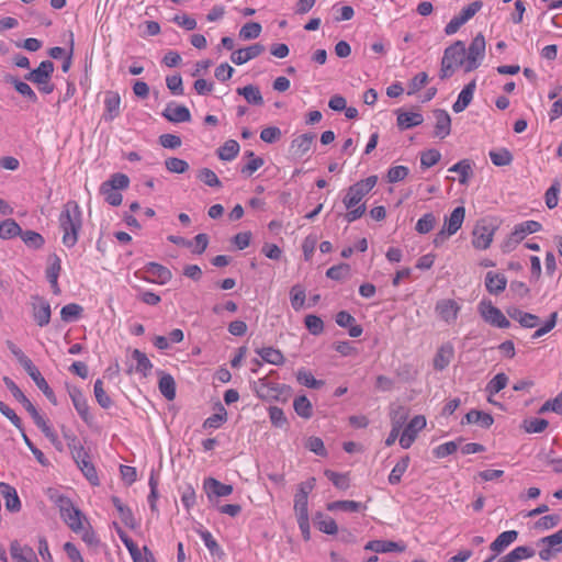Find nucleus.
<instances>
[{
	"instance_id": "7ed1b4c3",
	"label": "nucleus",
	"mask_w": 562,
	"mask_h": 562,
	"mask_svg": "<svg viewBox=\"0 0 562 562\" xmlns=\"http://www.w3.org/2000/svg\"><path fill=\"white\" fill-rule=\"evenodd\" d=\"M467 48L463 42L457 41L445 49L441 59L440 78L446 79L453 75L457 68L463 67L467 72Z\"/></svg>"
},
{
	"instance_id": "b1692460",
	"label": "nucleus",
	"mask_w": 562,
	"mask_h": 562,
	"mask_svg": "<svg viewBox=\"0 0 562 562\" xmlns=\"http://www.w3.org/2000/svg\"><path fill=\"white\" fill-rule=\"evenodd\" d=\"M61 270L60 259L56 254H53L48 257V267L46 269V277L48 282L50 283L53 291L55 293L59 292L58 286V276Z\"/></svg>"
},
{
	"instance_id": "774afa93",
	"label": "nucleus",
	"mask_w": 562,
	"mask_h": 562,
	"mask_svg": "<svg viewBox=\"0 0 562 562\" xmlns=\"http://www.w3.org/2000/svg\"><path fill=\"white\" fill-rule=\"evenodd\" d=\"M554 412L562 415V392L553 400L547 401L539 409V413Z\"/></svg>"
},
{
	"instance_id": "473e14b6",
	"label": "nucleus",
	"mask_w": 562,
	"mask_h": 562,
	"mask_svg": "<svg viewBox=\"0 0 562 562\" xmlns=\"http://www.w3.org/2000/svg\"><path fill=\"white\" fill-rule=\"evenodd\" d=\"M450 172H457L460 175L459 182L467 184L470 177L473 175L472 164L469 159H462L449 168Z\"/></svg>"
},
{
	"instance_id": "37998d69",
	"label": "nucleus",
	"mask_w": 562,
	"mask_h": 562,
	"mask_svg": "<svg viewBox=\"0 0 562 562\" xmlns=\"http://www.w3.org/2000/svg\"><path fill=\"white\" fill-rule=\"evenodd\" d=\"M21 227L14 220H5L0 223V238L10 239L20 236Z\"/></svg>"
},
{
	"instance_id": "603ef678",
	"label": "nucleus",
	"mask_w": 562,
	"mask_h": 562,
	"mask_svg": "<svg viewBox=\"0 0 562 562\" xmlns=\"http://www.w3.org/2000/svg\"><path fill=\"white\" fill-rule=\"evenodd\" d=\"M261 25L257 22H248L239 30V37L244 41L255 40L261 33Z\"/></svg>"
},
{
	"instance_id": "f257e3e1",
	"label": "nucleus",
	"mask_w": 562,
	"mask_h": 562,
	"mask_svg": "<svg viewBox=\"0 0 562 562\" xmlns=\"http://www.w3.org/2000/svg\"><path fill=\"white\" fill-rule=\"evenodd\" d=\"M376 182L378 177L370 176L348 188L347 193L342 199V203L348 210L345 214V220L348 223H352L363 216L367 207L364 203L360 204V202L375 187Z\"/></svg>"
},
{
	"instance_id": "2f4dec72",
	"label": "nucleus",
	"mask_w": 562,
	"mask_h": 562,
	"mask_svg": "<svg viewBox=\"0 0 562 562\" xmlns=\"http://www.w3.org/2000/svg\"><path fill=\"white\" fill-rule=\"evenodd\" d=\"M237 93L243 95L249 104L262 105L263 98L257 86L248 85L237 89Z\"/></svg>"
},
{
	"instance_id": "58836bf2",
	"label": "nucleus",
	"mask_w": 562,
	"mask_h": 562,
	"mask_svg": "<svg viewBox=\"0 0 562 562\" xmlns=\"http://www.w3.org/2000/svg\"><path fill=\"white\" fill-rule=\"evenodd\" d=\"M239 153V144L235 139L226 140L218 149L217 155L222 160H233Z\"/></svg>"
},
{
	"instance_id": "423d86ee",
	"label": "nucleus",
	"mask_w": 562,
	"mask_h": 562,
	"mask_svg": "<svg viewBox=\"0 0 562 562\" xmlns=\"http://www.w3.org/2000/svg\"><path fill=\"white\" fill-rule=\"evenodd\" d=\"M485 38L480 33L471 42L465 53L467 58V72L475 70L480 67L482 59L485 56Z\"/></svg>"
},
{
	"instance_id": "c85d7f7f",
	"label": "nucleus",
	"mask_w": 562,
	"mask_h": 562,
	"mask_svg": "<svg viewBox=\"0 0 562 562\" xmlns=\"http://www.w3.org/2000/svg\"><path fill=\"white\" fill-rule=\"evenodd\" d=\"M465 216V209L463 206L456 207L450 216L445 222V227L449 234H456L462 226Z\"/></svg>"
},
{
	"instance_id": "20e7f679",
	"label": "nucleus",
	"mask_w": 562,
	"mask_h": 562,
	"mask_svg": "<svg viewBox=\"0 0 562 562\" xmlns=\"http://www.w3.org/2000/svg\"><path fill=\"white\" fill-rule=\"evenodd\" d=\"M53 72L54 64L50 60H43L37 68L27 72L24 79L36 85L43 93L49 94L54 90V86L50 83Z\"/></svg>"
},
{
	"instance_id": "72a5a7b5",
	"label": "nucleus",
	"mask_w": 562,
	"mask_h": 562,
	"mask_svg": "<svg viewBox=\"0 0 562 562\" xmlns=\"http://www.w3.org/2000/svg\"><path fill=\"white\" fill-rule=\"evenodd\" d=\"M364 508H366V506L363 504H361L360 502H356V501H335V502L327 504V509L330 512L344 510V512L357 513Z\"/></svg>"
},
{
	"instance_id": "a19ab883",
	"label": "nucleus",
	"mask_w": 562,
	"mask_h": 562,
	"mask_svg": "<svg viewBox=\"0 0 562 562\" xmlns=\"http://www.w3.org/2000/svg\"><path fill=\"white\" fill-rule=\"evenodd\" d=\"M296 380L300 384L310 389L318 390L324 385V381L316 380L314 375L305 369H300L296 372Z\"/></svg>"
},
{
	"instance_id": "864d4df0",
	"label": "nucleus",
	"mask_w": 562,
	"mask_h": 562,
	"mask_svg": "<svg viewBox=\"0 0 562 562\" xmlns=\"http://www.w3.org/2000/svg\"><path fill=\"white\" fill-rule=\"evenodd\" d=\"M196 178L201 182H203L205 186H209L212 188H221L222 187V182L218 179V177L216 176V173L209 168H202L199 171Z\"/></svg>"
},
{
	"instance_id": "052dcab7",
	"label": "nucleus",
	"mask_w": 562,
	"mask_h": 562,
	"mask_svg": "<svg viewBox=\"0 0 562 562\" xmlns=\"http://www.w3.org/2000/svg\"><path fill=\"white\" fill-rule=\"evenodd\" d=\"M304 324L312 335H321L324 330V323L321 317L310 314L305 316Z\"/></svg>"
},
{
	"instance_id": "ddd939ff",
	"label": "nucleus",
	"mask_w": 562,
	"mask_h": 562,
	"mask_svg": "<svg viewBox=\"0 0 562 562\" xmlns=\"http://www.w3.org/2000/svg\"><path fill=\"white\" fill-rule=\"evenodd\" d=\"M68 393H69L72 404H74L77 413L80 415V417L87 424L91 423L92 416L89 413V406H88L87 400H86L85 395L82 394V392L79 389L71 386V387H68Z\"/></svg>"
},
{
	"instance_id": "2eb2a0df",
	"label": "nucleus",
	"mask_w": 562,
	"mask_h": 562,
	"mask_svg": "<svg viewBox=\"0 0 562 562\" xmlns=\"http://www.w3.org/2000/svg\"><path fill=\"white\" fill-rule=\"evenodd\" d=\"M364 549L374 551L376 553L404 552L406 550V544L402 541L395 542L391 540H372L366 544Z\"/></svg>"
},
{
	"instance_id": "4d7b16f0",
	"label": "nucleus",
	"mask_w": 562,
	"mask_h": 562,
	"mask_svg": "<svg viewBox=\"0 0 562 562\" xmlns=\"http://www.w3.org/2000/svg\"><path fill=\"white\" fill-rule=\"evenodd\" d=\"M159 390L166 398L173 400V397H175V381L170 374H164L160 378Z\"/></svg>"
},
{
	"instance_id": "4be33fe9",
	"label": "nucleus",
	"mask_w": 562,
	"mask_h": 562,
	"mask_svg": "<svg viewBox=\"0 0 562 562\" xmlns=\"http://www.w3.org/2000/svg\"><path fill=\"white\" fill-rule=\"evenodd\" d=\"M518 538V531L507 530L496 537L491 543L490 549L495 554H499L505 551L514 541Z\"/></svg>"
},
{
	"instance_id": "a18cd8bd",
	"label": "nucleus",
	"mask_w": 562,
	"mask_h": 562,
	"mask_svg": "<svg viewBox=\"0 0 562 562\" xmlns=\"http://www.w3.org/2000/svg\"><path fill=\"white\" fill-rule=\"evenodd\" d=\"M488 155L491 161L497 167L508 166L513 161V155L506 148H502L499 150H491Z\"/></svg>"
},
{
	"instance_id": "9b49d317",
	"label": "nucleus",
	"mask_w": 562,
	"mask_h": 562,
	"mask_svg": "<svg viewBox=\"0 0 562 562\" xmlns=\"http://www.w3.org/2000/svg\"><path fill=\"white\" fill-rule=\"evenodd\" d=\"M265 50V46L260 43H255L246 48H239L232 53L231 60L235 65H244L247 61L258 57Z\"/></svg>"
},
{
	"instance_id": "6ab92c4d",
	"label": "nucleus",
	"mask_w": 562,
	"mask_h": 562,
	"mask_svg": "<svg viewBox=\"0 0 562 562\" xmlns=\"http://www.w3.org/2000/svg\"><path fill=\"white\" fill-rule=\"evenodd\" d=\"M10 553L13 562H38L31 547H22L18 541L11 542Z\"/></svg>"
},
{
	"instance_id": "3c124183",
	"label": "nucleus",
	"mask_w": 562,
	"mask_h": 562,
	"mask_svg": "<svg viewBox=\"0 0 562 562\" xmlns=\"http://www.w3.org/2000/svg\"><path fill=\"white\" fill-rule=\"evenodd\" d=\"M20 237L24 241V244L34 249H38L44 245V238L41 234L34 232V231H25L23 232L21 229Z\"/></svg>"
},
{
	"instance_id": "7c9ffc66",
	"label": "nucleus",
	"mask_w": 562,
	"mask_h": 562,
	"mask_svg": "<svg viewBox=\"0 0 562 562\" xmlns=\"http://www.w3.org/2000/svg\"><path fill=\"white\" fill-rule=\"evenodd\" d=\"M4 81L7 83L13 85L15 90L23 97L27 98L30 101H32V102L37 101V97H36L35 92L32 90V88L26 82L20 81L16 77H14L12 75H5Z\"/></svg>"
},
{
	"instance_id": "4c0bfd02",
	"label": "nucleus",
	"mask_w": 562,
	"mask_h": 562,
	"mask_svg": "<svg viewBox=\"0 0 562 562\" xmlns=\"http://www.w3.org/2000/svg\"><path fill=\"white\" fill-rule=\"evenodd\" d=\"M227 420V412L222 404L218 405V411L207 417L203 427L205 429H217Z\"/></svg>"
},
{
	"instance_id": "49530a36",
	"label": "nucleus",
	"mask_w": 562,
	"mask_h": 562,
	"mask_svg": "<svg viewBox=\"0 0 562 562\" xmlns=\"http://www.w3.org/2000/svg\"><path fill=\"white\" fill-rule=\"evenodd\" d=\"M132 358L136 361V371L143 373V375L146 376L153 368L151 362L147 356L138 349H135L132 352Z\"/></svg>"
},
{
	"instance_id": "680f3d73",
	"label": "nucleus",
	"mask_w": 562,
	"mask_h": 562,
	"mask_svg": "<svg viewBox=\"0 0 562 562\" xmlns=\"http://www.w3.org/2000/svg\"><path fill=\"white\" fill-rule=\"evenodd\" d=\"M349 272H350V266L348 263H339V265L330 267L326 271V277L331 280L340 281V280L345 279L349 274Z\"/></svg>"
},
{
	"instance_id": "c756f323",
	"label": "nucleus",
	"mask_w": 562,
	"mask_h": 562,
	"mask_svg": "<svg viewBox=\"0 0 562 562\" xmlns=\"http://www.w3.org/2000/svg\"><path fill=\"white\" fill-rule=\"evenodd\" d=\"M453 357V348L452 346L450 345H445V346H441L435 358H434V368L438 371H442L443 369H446L451 359Z\"/></svg>"
},
{
	"instance_id": "e433bc0d",
	"label": "nucleus",
	"mask_w": 562,
	"mask_h": 562,
	"mask_svg": "<svg viewBox=\"0 0 562 562\" xmlns=\"http://www.w3.org/2000/svg\"><path fill=\"white\" fill-rule=\"evenodd\" d=\"M258 355L261 357V359L270 364L280 366L284 362V356L283 353L274 349L272 347H265L259 349Z\"/></svg>"
},
{
	"instance_id": "0eeeda50",
	"label": "nucleus",
	"mask_w": 562,
	"mask_h": 562,
	"mask_svg": "<svg viewBox=\"0 0 562 562\" xmlns=\"http://www.w3.org/2000/svg\"><path fill=\"white\" fill-rule=\"evenodd\" d=\"M479 312L482 318L490 325L497 328H508L510 322L506 318L503 312L494 306L490 301H482L479 304Z\"/></svg>"
},
{
	"instance_id": "de8ad7c7",
	"label": "nucleus",
	"mask_w": 562,
	"mask_h": 562,
	"mask_svg": "<svg viewBox=\"0 0 562 562\" xmlns=\"http://www.w3.org/2000/svg\"><path fill=\"white\" fill-rule=\"evenodd\" d=\"M3 382L5 386L9 389L13 397L19 401L25 409L30 408L33 404L30 400L23 394V392L18 387V385L8 376L3 378Z\"/></svg>"
},
{
	"instance_id": "412c9836",
	"label": "nucleus",
	"mask_w": 562,
	"mask_h": 562,
	"mask_svg": "<svg viewBox=\"0 0 562 562\" xmlns=\"http://www.w3.org/2000/svg\"><path fill=\"white\" fill-rule=\"evenodd\" d=\"M475 87H476L475 80H472L468 85L464 86V88L459 93L457 101L452 105V110L456 113H460L469 106V104L473 100Z\"/></svg>"
},
{
	"instance_id": "dca6fc26",
	"label": "nucleus",
	"mask_w": 562,
	"mask_h": 562,
	"mask_svg": "<svg viewBox=\"0 0 562 562\" xmlns=\"http://www.w3.org/2000/svg\"><path fill=\"white\" fill-rule=\"evenodd\" d=\"M436 119L435 133L436 137L446 138L451 132V117L446 110L437 109L434 111Z\"/></svg>"
},
{
	"instance_id": "ea45409f",
	"label": "nucleus",
	"mask_w": 562,
	"mask_h": 562,
	"mask_svg": "<svg viewBox=\"0 0 562 562\" xmlns=\"http://www.w3.org/2000/svg\"><path fill=\"white\" fill-rule=\"evenodd\" d=\"M293 407L295 413L305 419L311 418L313 415L312 404L305 395L297 396L293 402Z\"/></svg>"
},
{
	"instance_id": "bf43d9fd",
	"label": "nucleus",
	"mask_w": 562,
	"mask_h": 562,
	"mask_svg": "<svg viewBox=\"0 0 562 562\" xmlns=\"http://www.w3.org/2000/svg\"><path fill=\"white\" fill-rule=\"evenodd\" d=\"M435 215L432 213H426L417 221L415 229L419 234H427L435 227Z\"/></svg>"
},
{
	"instance_id": "cd10ccee",
	"label": "nucleus",
	"mask_w": 562,
	"mask_h": 562,
	"mask_svg": "<svg viewBox=\"0 0 562 562\" xmlns=\"http://www.w3.org/2000/svg\"><path fill=\"white\" fill-rule=\"evenodd\" d=\"M121 99L116 92L109 91L105 93L104 105L105 114L104 117L108 121H112L120 114Z\"/></svg>"
},
{
	"instance_id": "6e6d98bb",
	"label": "nucleus",
	"mask_w": 562,
	"mask_h": 562,
	"mask_svg": "<svg viewBox=\"0 0 562 562\" xmlns=\"http://www.w3.org/2000/svg\"><path fill=\"white\" fill-rule=\"evenodd\" d=\"M508 378L505 373H497L486 385V392L494 395L506 387Z\"/></svg>"
},
{
	"instance_id": "f8f14e48",
	"label": "nucleus",
	"mask_w": 562,
	"mask_h": 562,
	"mask_svg": "<svg viewBox=\"0 0 562 562\" xmlns=\"http://www.w3.org/2000/svg\"><path fill=\"white\" fill-rule=\"evenodd\" d=\"M144 278L150 282L164 284L171 279V272L161 265L149 262L144 268Z\"/></svg>"
},
{
	"instance_id": "8fccbe9b",
	"label": "nucleus",
	"mask_w": 562,
	"mask_h": 562,
	"mask_svg": "<svg viewBox=\"0 0 562 562\" xmlns=\"http://www.w3.org/2000/svg\"><path fill=\"white\" fill-rule=\"evenodd\" d=\"M68 438H69L68 445L71 450L72 458L76 461L77 465L79 467L83 462L88 461L87 453L85 452L82 446L80 445V442L78 441V439L75 436L68 437Z\"/></svg>"
},
{
	"instance_id": "13d9d810",
	"label": "nucleus",
	"mask_w": 562,
	"mask_h": 562,
	"mask_svg": "<svg viewBox=\"0 0 562 562\" xmlns=\"http://www.w3.org/2000/svg\"><path fill=\"white\" fill-rule=\"evenodd\" d=\"M548 426V420L543 418H532L524 422L525 431L528 434H540L544 431Z\"/></svg>"
},
{
	"instance_id": "69168bd1",
	"label": "nucleus",
	"mask_w": 562,
	"mask_h": 562,
	"mask_svg": "<svg viewBox=\"0 0 562 562\" xmlns=\"http://www.w3.org/2000/svg\"><path fill=\"white\" fill-rule=\"evenodd\" d=\"M441 158L440 153L437 149H428L423 151L420 155V166L422 168H430L435 166Z\"/></svg>"
},
{
	"instance_id": "1a4fd4ad",
	"label": "nucleus",
	"mask_w": 562,
	"mask_h": 562,
	"mask_svg": "<svg viewBox=\"0 0 562 562\" xmlns=\"http://www.w3.org/2000/svg\"><path fill=\"white\" fill-rule=\"evenodd\" d=\"M460 305L451 299L440 300L436 303L435 311L439 317L448 324L454 323L460 312Z\"/></svg>"
},
{
	"instance_id": "a878e982",
	"label": "nucleus",
	"mask_w": 562,
	"mask_h": 562,
	"mask_svg": "<svg viewBox=\"0 0 562 562\" xmlns=\"http://www.w3.org/2000/svg\"><path fill=\"white\" fill-rule=\"evenodd\" d=\"M308 496L296 493L294 496V509L297 515V522L301 529L307 527V515H308Z\"/></svg>"
},
{
	"instance_id": "338daca9",
	"label": "nucleus",
	"mask_w": 562,
	"mask_h": 562,
	"mask_svg": "<svg viewBox=\"0 0 562 562\" xmlns=\"http://www.w3.org/2000/svg\"><path fill=\"white\" fill-rule=\"evenodd\" d=\"M540 542L553 549L555 553L561 552L562 547L560 544L562 543V528L553 535L541 538Z\"/></svg>"
},
{
	"instance_id": "f03ea898",
	"label": "nucleus",
	"mask_w": 562,
	"mask_h": 562,
	"mask_svg": "<svg viewBox=\"0 0 562 562\" xmlns=\"http://www.w3.org/2000/svg\"><path fill=\"white\" fill-rule=\"evenodd\" d=\"M58 222L63 232V244L69 248L74 247L82 226V214L78 203L68 201L64 205Z\"/></svg>"
},
{
	"instance_id": "a211bd4d",
	"label": "nucleus",
	"mask_w": 562,
	"mask_h": 562,
	"mask_svg": "<svg viewBox=\"0 0 562 562\" xmlns=\"http://www.w3.org/2000/svg\"><path fill=\"white\" fill-rule=\"evenodd\" d=\"M507 285V278L499 272L488 271L485 274V288L490 294H501Z\"/></svg>"
},
{
	"instance_id": "bb28decb",
	"label": "nucleus",
	"mask_w": 562,
	"mask_h": 562,
	"mask_svg": "<svg viewBox=\"0 0 562 562\" xmlns=\"http://www.w3.org/2000/svg\"><path fill=\"white\" fill-rule=\"evenodd\" d=\"M0 493L5 499V508L10 512H19L21 508V502L14 487L0 483Z\"/></svg>"
},
{
	"instance_id": "f704fd0d",
	"label": "nucleus",
	"mask_w": 562,
	"mask_h": 562,
	"mask_svg": "<svg viewBox=\"0 0 562 562\" xmlns=\"http://www.w3.org/2000/svg\"><path fill=\"white\" fill-rule=\"evenodd\" d=\"M315 526L317 529L326 535H336L338 532V526L336 521L324 514H317L315 519Z\"/></svg>"
},
{
	"instance_id": "c9c22d12",
	"label": "nucleus",
	"mask_w": 562,
	"mask_h": 562,
	"mask_svg": "<svg viewBox=\"0 0 562 562\" xmlns=\"http://www.w3.org/2000/svg\"><path fill=\"white\" fill-rule=\"evenodd\" d=\"M542 225L537 221H526L514 227L513 233L518 239L522 240L528 234L541 231Z\"/></svg>"
},
{
	"instance_id": "393cba45",
	"label": "nucleus",
	"mask_w": 562,
	"mask_h": 562,
	"mask_svg": "<svg viewBox=\"0 0 562 562\" xmlns=\"http://www.w3.org/2000/svg\"><path fill=\"white\" fill-rule=\"evenodd\" d=\"M464 423L479 424L483 428H490L494 423V418L488 413L477 409H471L465 414L464 419L461 422V424Z\"/></svg>"
},
{
	"instance_id": "9d476101",
	"label": "nucleus",
	"mask_w": 562,
	"mask_h": 562,
	"mask_svg": "<svg viewBox=\"0 0 562 562\" xmlns=\"http://www.w3.org/2000/svg\"><path fill=\"white\" fill-rule=\"evenodd\" d=\"M494 227L479 223L473 229L472 245L476 249H487L491 246Z\"/></svg>"
},
{
	"instance_id": "f3484780",
	"label": "nucleus",
	"mask_w": 562,
	"mask_h": 562,
	"mask_svg": "<svg viewBox=\"0 0 562 562\" xmlns=\"http://www.w3.org/2000/svg\"><path fill=\"white\" fill-rule=\"evenodd\" d=\"M33 317L41 327L48 325L50 321V305L42 297H34Z\"/></svg>"
},
{
	"instance_id": "c03bdc74",
	"label": "nucleus",
	"mask_w": 562,
	"mask_h": 562,
	"mask_svg": "<svg viewBox=\"0 0 562 562\" xmlns=\"http://www.w3.org/2000/svg\"><path fill=\"white\" fill-rule=\"evenodd\" d=\"M306 294L305 288L301 284H295L290 290L291 306L295 311H300L305 303Z\"/></svg>"
},
{
	"instance_id": "5fc2aeb1",
	"label": "nucleus",
	"mask_w": 562,
	"mask_h": 562,
	"mask_svg": "<svg viewBox=\"0 0 562 562\" xmlns=\"http://www.w3.org/2000/svg\"><path fill=\"white\" fill-rule=\"evenodd\" d=\"M325 475L339 490L345 491L350 486L349 477L345 473H337L331 470H326Z\"/></svg>"
},
{
	"instance_id": "4468645a",
	"label": "nucleus",
	"mask_w": 562,
	"mask_h": 562,
	"mask_svg": "<svg viewBox=\"0 0 562 562\" xmlns=\"http://www.w3.org/2000/svg\"><path fill=\"white\" fill-rule=\"evenodd\" d=\"M314 140L315 134H301L291 142L290 150L295 157L302 158L306 153L311 150Z\"/></svg>"
},
{
	"instance_id": "39448f33",
	"label": "nucleus",
	"mask_w": 562,
	"mask_h": 562,
	"mask_svg": "<svg viewBox=\"0 0 562 562\" xmlns=\"http://www.w3.org/2000/svg\"><path fill=\"white\" fill-rule=\"evenodd\" d=\"M56 503L59 507L61 518L75 532L85 530L82 515L79 509L74 507L71 501L65 496H58Z\"/></svg>"
},
{
	"instance_id": "5701e85b",
	"label": "nucleus",
	"mask_w": 562,
	"mask_h": 562,
	"mask_svg": "<svg viewBox=\"0 0 562 562\" xmlns=\"http://www.w3.org/2000/svg\"><path fill=\"white\" fill-rule=\"evenodd\" d=\"M424 122V116L418 112L397 111V126L400 130H408L420 125Z\"/></svg>"
},
{
	"instance_id": "aec40b11",
	"label": "nucleus",
	"mask_w": 562,
	"mask_h": 562,
	"mask_svg": "<svg viewBox=\"0 0 562 562\" xmlns=\"http://www.w3.org/2000/svg\"><path fill=\"white\" fill-rule=\"evenodd\" d=\"M204 490L209 496V498H212V496L215 497H222V496H228L233 492V486L229 484H224L216 479L207 477L204 481Z\"/></svg>"
},
{
	"instance_id": "6e6552de",
	"label": "nucleus",
	"mask_w": 562,
	"mask_h": 562,
	"mask_svg": "<svg viewBox=\"0 0 562 562\" xmlns=\"http://www.w3.org/2000/svg\"><path fill=\"white\" fill-rule=\"evenodd\" d=\"M252 390L258 397L266 401L278 400L281 394V385L270 382L267 378L254 381Z\"/></svg>"
},
{
	"instance_id": "0e129e2a",
	"label": "nucleus",
	"mask_w": 562,
	"mask_h": 562,
	"mask_svg": "<svg viewBox=\"0 0 562 562\" xmlns=\"http://www.w3.org/2000/svg\"><path fill=\"white\" fill-rule=\"evenodd\" d=\"M100 192L109 204L117 206L122 203V194L119 190H113L110 186H101Z\"/></svg>"
},
{
	"instance_id": "09e8293b",
	"label": "nucleus",
	"mask_w": 562,
	"mask_h": 562,
	"mask_svg": "<svg viewBox=\"0 0 562 562\" xmlns=\"http://www.w3.org/2000/svg\"><path fill=\"white\" fill-rule=\"evenodd\" d=\"M561 183L558 179H554L550 188L546 191L544 200L548 209H554L559 203V192Z\"/></svg>"
},
{
	"instance_id": "79ce46f5",
	"label": "nucleus",
	"mask_w": 562,
	"mask_h": 562,
	"mask_svg": "<svg viewBox=\"0 0 562 562\" xmlns=\"http://www.w3.org/2000/svg\"><path fill=\"white\" fill-rule=\"evenodd\" d=\"M409 464V457L404 456L392 469L389 475V483L396 485L401 482L402 475L406 472Z\"/></svg>"
},
{
	"instance_id": "e2e57ef3",
	"label": "nucleus",
	"mask_w": 562,
	"mask_h": 562,
	"mask_svg": "<svg viewBox=\"0 0 562 562\" xmlns=\"http://www.w3.org/2000/svg\"><path fill=\"white\" fill-rule=\"evenodd\" d=\"M535 550L531 547L528 546H519L512 550L509 554V560L513 562H519L529 558H532L535 555Z\"/></svg>"
}]
</instances>
